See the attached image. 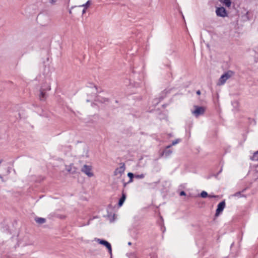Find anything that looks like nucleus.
<instances>
[{"label":"nucleus","mask_w":258,"mask_h":258,"mask_svg":"<svg viewBox=\"0 0 258 258\" xmlns=\"http://www.w3.org/2000/svg\"><path fill=\"white\" fill-rule=\"evenodd\" d=\"M234 75V72L231 71H228L223 74L219 78L217 85L219 86L225 84L226 81Z\"/></svg>","instance_id":"1"},{"label":"nucleus","mask_w":258,"mask_h":258,"mask_svg":"<svg viewBox=\"0 0 258 258\" xmlns=\"http://www.w3.org/2000/svg\"><path fill=\"white\" fill-rule=\"evenodd\" d=\"M226 206V203L225 200H223L220 202L217 205V209L216 210V213L214 215V219L215 220L216 218L219 216V215L222 213L224 208Z\"/></svg>","instance_id":"2"},{"label":"nucleus","mask_w":258,"mask_h":258,"mask_svg":"<svg viewBox=\"0 0 258 258\" xmlns=\"http://www.w3.org/2000/svg\"><path fill=\"white\" fill-rule=\"evenodd\" d=\"M95 240L97 241V242L105 247L108 249V252L110 255H112V247L111 244L107 241V240L103 239H99V238H95Z\"/></svg>","instance_id":"3"},{"label":"nucleus","mask_w":258,"mask_h":258,"mask_svg":"<svg viewBox=\"0 0 258 258\" xmlns=\"http://www.w3.org/2000/svg\"><path fill=\"white\" fill-rule=\"evenodd\" d=\"M120 165L121 166L117 168L115 170L114 172V176L120 177L124 174L125 169V164L124 163H121Z\"/></svg>","instance_id":"4"},{"label":"nucleus","mask_w":258,"mask_h":258,"mask_svg":"<svg viewBox=\"0 0 258 258\" xmlns=\"http://www.w3.org/2000/svg\"><path fill=\"white\" fill-rule=\"evenodd\" d=\"M195 109L192 113L196 117L203 115L205 111V108L203 106H195Z\"/></svg>","instance_id":"5"},{"label":"nucleus","mask_w":258,"mask_h":258,"mask_svg":"<svg viewBox=\"0 0 258 258\" xmlns=\"http://www.w3.org/2000/svg\"><path fill=\"white\" fill-rule=\"evenodd\" d=\"M216 13L218 16L221 17H225L227 16L226 10L223 7L217 8L216 10Z\"/></svg>","instance_id":"6"},{"label":"nucleus","mask_w":258,"mask_h":258,"mask_svg":"<svg viewBox=\"0 0 258 258\" xmlns=\"http://www.w3.org/2000/svg\"><path fill=\"white\" fill-rule=\"evenodd\" d=\"M82 171L85 173L87 176L89 177H91L93 175V173L92 172V168L91 167L88 165H84L83 167L82 168Z\"/></svg>","instance_id":"7"},{"label":"nucleus","mask_w":258,"mask_h":258,"mask_svg":"<svg viewBox=\"0 0 258 258\" xmlns=\"http://www.w3.org/2000/svg\"><path fill=\"white\" fill-rule=\"evenodd\" d=\"M126 195L124 192V190H122V194H121V196L119 198L118 203H117V205H118V207H120L123 205V204L126 199Z\"/></svg>","instance_id":"8"},{"label":"nucleus","mask_w":258,"mask_h":258,"mask_svg":"<svg viewBox=\"0 0 258 258\" xmlns=\"http://www.w3.org/2000/svg\"><path fill=\"white\" fill-rule=\"evenodd\" d=\"M44 88H41L40 89V94L39 95V99L41 101L45 100L47 98V95L46 94V92L44 91Z\"/></svg>","instance_id":"9"},{"label":"nucleus","mask_w":258,"mask_h":258,"mask_svg":"<svg viewBox=\"0 0 258 258\" xmlns=\"http://www.w3.org/2000/svg\"><path fill=\"white\" fill-rule=\"evenodd\" d=\"M172 153V151L169 148H167V146L166 147L165 149L163 151L162 156L164 155L165 157H168Z\"/></svg>","instance_id":"10"},{"label":"nucleus","mask_w":258,"mask_h":258,"mask_svg":"<svg viewBox=\"0 0 258 258\" xmlns=\"http://www.w3.org/2000/svg\"><path fill=\"white\" fill-rule=\"evenodd\" d=\"M46 219L44 218L37 217L35 218V221L39 224H43L46 222Z\"/></svg>","instance_id":"11"},{"label":"nucleus","mask_w":258,"mask_h":258,"mask_svg":"<svg viewBox=\"0 0 258 258\" xmlns=\"http://www.w3.org/2000/svg\"><path fill=\"white\" fill-rule=\"evenodd\" d=\"M248 188H249L248 186L244 188L241 191H239L236 192V193H235L233 195V196H234V197H245V196L244 195H242L241 193L244 192V191H245Z\"/></svg>","instance_id":"12"},{"label":"nucleus","mask_w":258,"mask_h":258,"mask_svg":"<svg viewBox=\"0 0 258 258\" xmlns=\"http://www.w3.org/2000/svg\"><path fill=\"white\" fill-rule=\"evenodd\" d=\"M221 3H223L225 6L230 7L231 5L230 0H219Z\"/></svg>","instance_id":"13"},{"label":"nucleus","mask_w":258,"mask_h":258,"mask_svg":"<svg viewBox=\"0 0 258 258\" xmlns=\"http://www.w3.org/2000/svg\"><path fill=\"white\" fill-rule=\"evenodd\" d=\"M250 159L252 161H258V151L255 152Z\"/></svg>","instance_id":"14"},{"label":"nucleus","mask_w":258,"mask_h":258,"mask_svg":"<svg viewBox=\"0 0 258 258\" xmlns=\"http://www.w3.org/2000/svg\"><path fill=\"white\" fill-rule=\"evenodd\" d=\"M159 183V180L157 181H155L152 183H147V184L152 188H155L156 186H157V184Z\"/></svg>","instance_id":"15"},{"label":"nucleus","mask_w":258,"mask_h":258,"mask_svg":"<svg viewBox=\"0 0 258 258\" xmlns=\"http://www.w3.org/2000/svg\"><path fill=\"white\" fill-rule=\"evenodd\" d=\"M181 141V139H177L173 141H172V144L170 145L167 146V148H170L172 146H174L176 144H178Z\"/></svg>","instance_id":"16"},{"label":"nucleus","mask_w":258,"mask_h":258,"mask_svg":"<svg viewBox=\"0 0 258 258\" xmlns=\"http://www.w3.org/2000/svg\"><path fill=\"white\" fill-rule=\"evenodd\" d=\"M200 196L202 198H206L209 196L207 191L203 190L200 194Z\"/></svg>","instance_id":"17"},{"label":"nucleus","mask_w":258,"mask_h":258,"mask_svg":"<svg viewBox=\"0 0 258 258\" xmlns=\"http://www.w3.org/2000/svg\"><path fill=\"white\" fill-rule=\"evenodd\" d=\"M41 88H45V89H44V91L45 92L49 91L51 89L50 85L47 83H44Z\"/></svg>","instance_id":"18"},{"label":"nucleus","mask_w":258,"mask_h":258,"mask_svg":"<svg viewBox=\"0 0 258 258\" xmlns=\"http://www.w3.org/2000/svg\"><path fill=\"white\" fill-rule=\"evenodd\" d=\"M91 1H88L85 4L80 6V7H83L85 9H87L91 5Z\"/></svg>","instance_id":"19"},{"label":"nucleus","mask_w":258,"mask_h":258,"mask_svg":"<svg viewBox=\"0 0 258 258\" xmlns=\"http://www.w3.org/2000/svg\"><path fill=\"white\" fill-rule=\"evenodd\" d=\"M134 178H130L129 181H128V182H126L124 181V179H122V182H123V187H125V186H126V185L128 183H131V182H132L134 181Z\"/></svg>","instance_id":"20"},{"label":"nucleus","mask_w":258,"mask_h":258,"mask_svg":"<svg viewBox=\"0 0 258 258\" xmlns=\"http://www.w3.org/2000/svg\"><path fill=\"white\" fill-rule=\"evenodd\" d=\"M107 216L109 217H112V219H111V218L110 219V220L111 222L114 221V216H115V214H113L112 217L111 216V214H108Z\"/></svg>","instance_id":"21"},{"label":"nucleus","mask_w":258,"mask_h":258,"mask_svg":"<svg viewBox=\"0 0 258 258\" xmlns=\"http://www.w3.org/2000/svg\"><path fill=\"white\" fill-rule=\"evenodd\" d=\"M179 195L180 196H186V192L182 190L179 192Z\"/></svg>","instance_id":"22"},{"label":"nucleus","mask_w":258,"mask_h":258,"mask_svg":"<svg viewBox=\"0 0 258 258\" xmlns=\"http://www.w3.org/2000/svg\"><path fill=\"white\" fill-rule=\"evenodd\" d=\"M127 176H128V177H134V174L133 173L129 172L127 174Z\"/></svg>","instance_id":"23"},{"label":"nucleus","mask_w":258,"mask_h":258,"mask_svg":"<svg viewBox=\"0 0 258 258\" xmlns=\"http://www.w3.org/2000/svg\"><path fill=\"white\" fill-rule=\"evenodd\" d=\"M161 230L162 231V232L164 233L165 231V227L164 225L161 226Z\"/></svg>","instance_id":"24"},{"label":"nucleus","mask_w":258,"mask_h":258,"mask_svg":"<svg viewBox=\"0 0 258 258\" xmlns=\"http://www.w3.org/2000/svg\"><path fill=\"white\" fill-rule=\"evenodd\" d=\"M144 174H140V175H135V177H138V178H139V177H144Z\"/></svg>","instance_id":"25"},{"label":"nucleus","mask_w":258,"mask_h":258,"mask_svg":"<svg viewBox=\"0 0 258 258\" xmlns=\"http://www.w3.org/2000/svg\"><path fill=\"white\" fill-rule=\"evenodd\" d=\"M218 196H215V195H209V196L208 197V198H217Z\"/></svg>","instance_id":"26"},{"label":"nucleus","mask_w":258,"mask_h":258,"mask_svg":"<svg viewBox=\"0 0 258 258\" xmlns=\"http://www.w3.org/2000/svg\"><path fill=\"white\" fill-rule=\"evenodd\" d=\"M111 209H112V206L111 204H109L107 207V212H108L109 210H111Z\"/></svg>","instance_id":"27"},{"label":"nucleus","mask_w":258,"mask_h":258,"mask_svg":"<svg viewBox=\"0 0 258 258\" xmlns=\"http://www.w3.org/2000/svg\"><path fill=\"white\" fill-rule=\"evenodd\" d=\"M221 171V169H220L219 170V171L218 172H217L216 174H214L212 176H218L219 173H220Z\"/></svg>","instance_id":"28"},{"label":"nucleus","mask_w":258,"mask_h":258,"mask_svg":"<svg viewBox=\"0 0 258 258\" xmlns=\"http://www.w3.org/2000/svg\"><path fill=\"white\" fill-rule=\"evenodd\" d=\"M87 9L84 8L82 11V14H84L86 13V10Z\"/></svg>","instance_id":"29"},{"label":"nucleus","mask_w":258,"mask_h":258,"mask_svg":"<svg viewBox=\"0 0 258 258\" xmlns=\"http://www.w3.org/2000/svg\"><path fill=\"white\" fill-rule=\"evenodd\" d=\"M197 94L198 95H200V94H201V91H200V90H198V91H197Z\"/></svg>","instance_id":"30"},{"label":"nucleus","mask_w":258,"mask_h":258,"mask_svg":"<svg viewBox=\"0 0 258 258\" xmlns=\"http://www.w3.org/2000/svg\"><path fill=\"white\" fill-rule=\"evenodd\" d=\"M132 244V242H128V245H131Z\"/></svg>","instance_id":"31"},{"label":"nucleus","mask_w":258,"mask_h":258,"mask_svg":"<svg viewBox=\"0 0 258 258\" xmlns=\"http://www.w3.org/2000/svg\"><path fill=\"white\" fill-rule=\"evenodd\" d=\"M56 2V0H51V3H54Z\"/></svg>","instance_id":"32"},{"label":"nucleus","mask_w":258,"mask_h":258,"mask_svg":"<svg viewBox=\"0 0 258 258\" xmlns=\"http://www.w3.org/2000/svg\"><path fill=\"white\" fill-rule=\"evenodd\" d=\"M3 161V160L2 159L0 160V164H1L2 163Z\"/></svg>","instance_id":"33"},{"label":"nucleus","mask_w":258,"mask_h":258,"mask_svg":"<svg viewBox=\"0 0 258 258\" xmlns=\"http://www.w3.org/2000/svg\"><path fill=\"white\" fill-rule=\"evenodd\" d=\"M110 258H112V254L111 255H110Z\"/></svg>","instance_id":"34"},{"label":"nucleus","mask_w":258,"mask_h":258,"mask_svg":"<svg viewBox=\"0 0 258 258\" xmlns=\"http://www.w3.org/2000/svg\"><path fill=\"white\" fill-rule=\"evenodd\" d=\"M2 179H3V180H2L3 181H5V180H4V178H2Z\"/></svg>","instance_id":"35"}]
</instances>
